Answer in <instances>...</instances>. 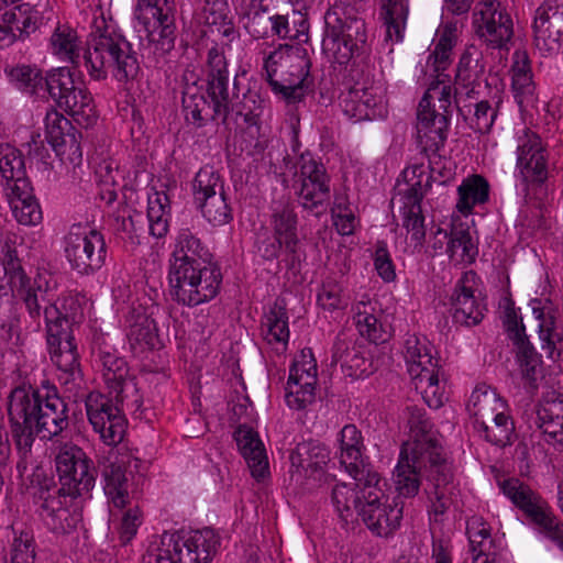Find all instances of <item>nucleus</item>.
<instances>
[{
  "label": "nucleus",
  "mask_w": 563,
  "mask_h": 563,
  "mask_svg": "<svg viewBox=\"0 0 563 563\" xmlns=\"http://www.w3.org/2000/svg\"><path fill=\"white\" fill-rule=\"evenodd\" d=\"M470 405L473 408L474 422H486L509 415L506 401L499 397L495 389L485 386L477 387L472 393Z\"/></svg>",
  "instance_id": "79ce46f5"
},
{
  "label": "nucleus",
  "mask_w": 563,
  "mask_h": 563,
  "mask_svg": "<svg viewBox=\"0 0 563 563\" xmlns=\"http://www.w3.org/2000/svg\"><path fill=\"white\" fill-rule=\"evenodd\" d=\"M64 252L71 269L90 275L106 263L107 244L103 234L88 225L74 224L64 238Z\"/></svg>",
  "instance_id": "4468645a"
},
{
  "label": "nucleus",
  "mask_w": 563,
  "mask_h": 563,
  "mask_svg": "<svg viewBox=\"0 0 563 563\" xmlns=\"http://www.w3.org/2000/svg\"><path fill=\"white\" fill-rule=\"evenodd\" d=\"M404 356L416 390L430 408H440L444 401V393L440 386L439 366L432 356L430 342L424 336L408 335Z\"/></svg>",
  "instance_id": "1a4fd4ad"
},
{
  "label": "nucleus",
  "mask_w": 563,
  "mask_h": 563,
  "mask_svg": "<svg viewBox=\"0 0 563 563\" xmlns=\"http://www.w3.org/2000/svg\"><path fill=\"white\" fill-rule=\"evenodd\" d=\"M317 362L310 349H305L295 358L287 380L286 402L291 409L301 410L316 398Z\"/></svg>",
  "instance_id": "393cba45"
},
{
  "label": "nucleus",
  "mask_w": 563,
  "mask_h": 563,
  "mask_svg": "<svg viewBox=\"0 0 563 563\" xmlns=\"http://www.w3.org/2000/svg\"><path fill=\"white\" fill-rule=\"evenodd\" d=\"M473 27L476 35L493 48H503L511 40L514 23L500 2L484 0L473 10Z\"/></svg>",
  "instance_id": "b1692460"
},
{
  "label": "nucleus",
  "mask_w": 563,
  "mask_h": 563,
  "mask_svg": "<svg viewBox=\"0 0 563 563\" xmlns=\"http://www.w3.org/2000/svg\"><path fill=\"white\" fill-rule=\"evenodd\" d=\"M463 117L472 111V104H461L457 88L449 80L431 82L417 109V141L426 155L435 154L444 146L448 137L452 103Z\"/></svg>",
  "instance_id": "20e7f679"
},
{
  "label": "nucleus",
  "mask_w": 563,
  "mask_h": 563,
  "mask_svg": "<svg viewBox=\"0 0 563 563\" xmlns=\"http://www.w3.org/2000/svg\"><path fill=\"white\" fill-rule=\"evenodd\" d=\"M128 340L134 351L152 350L158 343L155 321L143 312L133 310L126 318Z\"/></svg>",
  "instance_id": "ea45409f"
},
{
  "label": "nucleus",
  "mask_w": 563,
  "mask_h": 563,
  "mask_svg": "<svg viewBox=\"0 0 563 563\" xmlns=\"http://www.w3.org/2000/svg\"><path fill=\"white\" fill-rule=\"evenodd\" d=\"M7 563H37L36 542L32 531L24 528H12Z\"/></svg>",
  "instance_id": "13d9d810"
},
{
  "label": "nucleus",
  "mask_w": 563,
  "mask_h": 563,
  "mask_svg": "<svg viewBox=\"0 0 563 563\" xmlns=\"http://www.w3.org/2000/svg\"><path fill=\"white\" fill-rule=\"evenodd\" d=\"M135 29L144 33L155 52L164 55L175 46L174 0H137Z\"/></svg>",
  "instance_id": "f8f14e48"
},
{
  "label": "nucleus",
  "mask_w": 563,
  "mask_h": 563,
  "mask_svg": "<svg viewBox=\"0 0 563 563\" xmlns=\"http://www.w3.org/2000/svg\"><path fill=\"white\" fill-rule=\"evenodd\" d=\"M56 316L52 318L55 331H46V343L52 362L60 372L58 379L69 391H77L84 384L74 327L84 320L81 298L74 295L56 297Z\"/></svg>",
  "instance_id": "7ed1b4c3"
},
{
  "label": "nucleus",
  "mask_w": 563,
  "mask_h": 563,
  "mask_svg": "<svg viewBox=\"0 0 563 563\" xmlns=\"http://www.w3.org/2000/svg\"><path fill=\"white\" fill-rule=\"evenodd\" d=\"M404 177L408 188L401 195L402 225L410 233V239L415 241L416 245H422L426 238V228L421 200L431 188L433 176L421 164L405 169Z\"/></svg>",
  "instance_id": "dca6fc26"
},
{
  "label": "nucleus",
  "mask_w": 563,
  "mask_h": 563,
  "mask_svg": "<svg viewBox=\"0 0 563 563\" xmlns=\"http://www.w3.org/2000/svg\"><path fill=\"white\" fill-rule=\"evenodd\" d=\"M49 47L54 55L71 64H78L80 42L77 32L66 24H58L49 38Z\"/></svg>",
  "instance_id": "3c124183"
},
{
  "label": "nucleus",
  "mask_w": 563,
  "mask_h": 563,
  "mask_svg": "<svg viewBox=\"0 0 563 563\" xmlns=\"http://www.w3.org/2000/svg\"><path fill=\"white\" fill-rule=\"evenodd\" d=\"M516 169L525 189L541 186L548 179V151L541 136L528 128L516 133Z\"/></svg>",
  "instance_id": "6ab92c4d"
},
{
  "label": "nucleus",
  "mask_w": 563,
  "mask_h": 563,
  "mask_svg": "<svg viewBox=\"0 0 563 563\" xmlns=\"http://www.w3.org/2000/svg\"><path fill=\"white\" fill-rule=\"evenodd\" d=\"M355 325L360 334L373 343L385 342L387 333L375 314V306L371 301H358L354 307Z\"/></svg>",
  "instance_id": "603ef678"
},
{
  "label": "nucleus",
  "mask_w": 563,
  "mask_h": 563,
  "mask_svg": "<svg viewBox=\"0 0 563 563\" xmlns=\"http://www.w3.org/2000/svg\"><path fill=\"white\" fill-rule=\"evenodd\" d=\"M357 485L340 483L331 489L330 500L339 518L347 523L353 519L354 512L358 515V508L363 505L362 489L356 490Z\"/></svg>",
  "instance_id": "49530a36"
},
{
  "label": "nucleus",
  "mask_w": 563,
  "mask_h": 563,
  "mask_svg": "<svg viewBox=\"0 0 563 563\" xmlns=\"http://www.w3.org/2000/svg\"><path fill=\"white\" fill-rule=\"evenodd\" d=\"M290 459L291 464L305 471L308 476L320 478L331 457L324 444L309 441L299 443Z\"/></svg>",
  "instance_id": "e433bc0d"
},
{
  "label": "nucleus",
  "mask_w": 563,
  "mask_h": 563,
  "mask_svg": "<svg viewBox=\"0 0 563 563\" xmlns=\"http://www.w3.org/2000/svg\"><path fill=\"white\" fill-rule=\"evenodd\" d=\"M238 448L245 459L253 477L261 479L268 473V461L257 432L247 426H240L234 433Z\"/></svg>",
  "instance_id": "473e14b6"
},
{
  "label": "nucleus",
  "mask_w": 563,
  "mask_h": 563,
  "mask_svg": "<svg viewBox=\"0 0 563 563\" xmlns=\"http://www.w3.org/2000/svg\"><path fill=\"white\" fill-rule=\"evenodd\" d=\"M489 189L487 179L482 175L474 174L464 178L457 187V211L468 214L475 206L486 203L489 199Z\"/></svg>",
  "instance_id": "c03bdc74"
},
{
  "label": "nucleus",
  "mask_w": 563,
  "mask_h": 563,
  "mask_svg": "<svg viewBox=\"0 0 563 563\" xmlns=\"http://www.w3.org/2000/svg\"><path fill=\"white\" fill-rule=\"evenodd\" d=\"M262 2L263 0H252L246 13L244 27L254 38L269 37L272 33L273 14Z\"/></svg>",
  "instance_id": "e2e57ef3"
},
{
  "label": "nucleus",
  "mask_w": 563,
  "mask_h": 563,
  "mask_svg": "<svg viewBox=\"0 0 563 563\" xmlns=\"http://www.w3.org/2000/svg\"><path fill=\"white\" fill-rule=\"evenodd\" d=\"M269 224L273 235L283 244L286 261L290 267L300 261L301 242L298 236V217L288 205L277 207L273 210Z\"/></svg>",
  "instance_id": "7c9ffc66"
},
{
  "label": "nucleus",
  "mask_w": 563,
  "mask_h": 563,
  "mask_svg": "<svg viewBox=\"0 0 563 563\" xmlns=\"http://www.w3.org/2000/svg\"><path fill=\"white\" fill-rule=\"evenodd\" d=\"M445 252L452 261L463 264H472L478 254L470 231L462 227H454L450 231L449 246Z\"/></svg>",
  "instance_id": "4d7b16f0"
},
{
  "label": "nucleus",
  "mask_w": 563,
  "mask_h": 563,
  "mask_svg": "<svg viewBox=\"0 0 563 563\" xmlns=\"http://www.w3.org/2000/svg\"><path fill=\"white\" fill-rule=\"evenodd\" d=\"M11 439L22 459H26L37 435L52 439L69 426L68 407L54 386L42 389L22 384L7 397Z\"/></svg>",
  "instance_id": "f03ea898"
},
{
  "label": "nucleus",
  "mask_w": 563,
  "mask_h": 563,
  "mask_svg": "<svg viewBox=\"0 0 563 563\" xmlns=\"http://www.w3.org/2000/svg\"><path fill=\"white\" fill-rule=\"evenodd\" d=\"M336 457L340 466L357 483H380V477L366 461L364 437L353 423L345 424L336 435Z\"/></svg>",
  "instance_id": "aec40b11"
},
{
  "label": "nucleus",
  "mask_w": 563,
  "mask_h": 563,
  "mask_svg": "<svg viewBox=\"0 0 563 563\" xmlns=\"http://www.w3.org/2000/svg\"><path fill=\"white\" fill-rule=\"evenodd\" d=\"M0 174L3 179L5 192L21 187L22 183H30L26 177L24 157L19 150L11 145L0 146Z\"/></svg>",
  "instance_id": "a18cd8bd"
},
{
  "label": "nucleus",
  "mask_w": 563,
  "mask_h": 563,
  "mask_svg": "<svg viewBox=\"0 0 563 563\" xmlns=\"http://www.w3.org/2000/svg\"><path fill=\"white\" fill-rule=\"evenodd\" d=\"M96 31L91 34L85 53L86 67L96 79H104L108 71L121 82L134 79L140 70L136 53L132 45L120 34L110 30L104 20L95 22Z\"/></svg>",
  "instance_id": "39448f33"
},
{
  "label": "nucleus",
  "mask_w": 563,
  "mask_h": 563,
  "mask_svg": "<svg viewBox=\"0 0 563 563\" xmlns=\"http://www.w3.org/2000/svg\"><path fill=\"white\" fill-rule=\"evenodd\" d=\"M169 273L178 269L188 271L216 263L208 247L201 242L197 233L189 228L178 231L175 247L172 253Z\"/></svg>",
  "instance_id": "c85d7f7f"
},
{
  "label": "nucleus",
  "mask_w": 563,
  "mask_h": 563,
  "mask_svg": "<svg viewBox=\"0 0 563 563\" xmlns=\"http://www.w3.org/2000/svg\"><path fill=\"white\" fill-rule=\"evenodd\" d=\"M512 89L520 108L534 107L537 103L536 85L526 56L516 60L512 68Z\"/></svg>",
  "instance_id": "de8ad7c7"
},
{
  "label": "nucleus",
  "mask_w": 563,
  "mask_h": 563,
  "mask_svg": "<svg viewBox=\"0 0 563 563\" xmlns=\"http://www.w3.org/2000/svg\"><path fill=\"white\" fill-rule=\"evenodd\" d=\"M223 180L213 167L205 166L199 169L192 181L195 203L206 201L209 197L223 194Z\"/></svg>",
  "instance_id": "052dcab7"
},
{
  "label": "nucleus",
  "mask_w": 563,
  "mask_h": 563,
  "mask_svg": "<svg viewBox=\"0 0 563 563\" xmlns=\"http://www.w3.org/2000/svg\"><path fill=\"white\" fill-rule=\"evenodd\" d=\"M208 76L207 93L213 106V117L221 123H227L230 113L234 112L241 90L233 87L229 89V71L223 52L218 46H212L207 56Z\"/></svg>",
  "instance_id": "a211bd4d"
},
{
  "label": "nucleus",
  "mask_w": 563,
  "mask_h": 563,
  "mask_svg": "<svg viewBox=\"0 0 563 563\" xmlns=\"http://www.w3.org/2000/svg\"><path fill=\"white\" fill-rule=\"evenodd\" d=\"M426 444L412 446L411 451L402 450L394 471V484L399 496L413 497L418 494L421 477H426L437 486L451 484L453 472L444 456L434 451L428 453Z\"/></svg>",
  "instance_id": "423d86ee"
},
{
  "label": "nucleus",
  "mask_w": 563,
  "mask_h": 563,
  "mask_svg": "<svg viewBox=\"0 0 563 563\" xmlns=\"http://www.w3.org/2000/svg\"><path fill=\"white\" fill-rule=\"evenodd\" d=\"M70 121L60 112L51 108L45 115V135L48 143L54 147H62L67 144V136L73 133Z\"/></svg>",
  "instance_id": "0e129e2a"
},
{
  "label": "nucleus",
  "mask_w": 563,
  "mask_h": 563,
  "mask_svg": "<svg viewBox=\"0 0 563 563\" xmlns=\"http://www.w3.org/2000/svg\"><path fill=\"white\" fill-rule=\"evenodd\" d=\"M484 73L483 53L474 45L467 46L457 64L455 84L465 88L466 96L470 97Z\"/></svg>",
  "instance_id": "37998d69"
},
{
  "label": "nucleus",
  "mask_w": 563,
  "mask_h": 563,
  "mask_svg": "<svg viewBox=\"0 0 563 563\" xmlns=\"http://www.w3.org/2000/svg\"><path fill=\"white\" fill-rule=\"evenodd\" d=\"M380 10L386 26V37L390 41H401L408 15V5L405 0H380Z\"/></svg>",
  "instance_id": "6e6d98bb"
},
{
  "label": "nucleus",
  "mask_w": 563,
  "mask_h": 563,
  "mask_svg": "<svg viewBox=\"0 0 563 563\" xmlns=\"http://www.w3.org/2000/svg\"><path fill=\"white\" fill-rule=\"evenodd\" d=\"M169 292L176 302L196 307L214 299L221 288L222 273L217 263L169 273Z\"/></svg>",
  "instance_id": "9b49d317"
},
{
  "label": "nucleus",
  "mask_w": 563,
  "mask_h": 563,
  "mask_svg": "<svg viewBox=\"0 0 563 563\" xmlns=\"http://www.w3.org/2000/svg\"><path fill=\"white\" fill-rule=\"evenodd\" d=\"M77 494L66 493L64 487L40 486L34 495L38 514L46 528L56 536H68L81 522Z\"/></svg>",
  "instance_id": "ddd939ff"
},
{
  "label": "nucleus",
  "mask_w": 563,
  "mask_h": 563,
  "mask_svg": "<svg viewBox=\"0 0 563 563\" xmlns=\"http://www.w3.org/2000/svg\"><path fill=\"white\" fill-rule=\"evenodd\" d=\"M183 112L186 121L195 128H202L209 121L220 122L213 117V106L205 95L188 88L183 95Z\"/></svg>",
  "instance_id": "09e8293b"
},
{
  "label": "nucleus",
  "mask_w": 563,
  "mask_h": 563,
  "mask_svg": "<svg viewBox=\"0 0 563 563\" xmlns=\"http://www.w3.org/2000/svg\"><path fill=\"white\" fill-rule=\"evenodd\" d=\"M77 82L67 67H59L51 70L45 77L44 98L49 96L56 104L62 97L68 93Z\"/></svg>",
  "instance_id": "69168bd1"
},
{
  "label": "nucleus",
  "mask_w": 563,
  "mask_h": 563,
  "mask_svg": "<svg viewBox=\"0 0 563 563\" xmlns=\"http://www.w3.org/2000/svg\"><path fill=\"white\" fill-rule=\"evenodd\" d=\"M408 412V427L410 430L411 440L404 443L402 450L411 451L412 446L418 444H426L428 453L435 452L438 455L443 456L442 448L438 443L432 432V423L426 417L423 409L416 406L407 407Z\"/></svg>",
  "instance_id": "c9c22d12"
},
{
  "label": "nucleus",
  "mask_w": 563,
  "mask_h": 563,
  "mask_svg": "<svg viewBox=\"0 0 563 563\" xmlns=\"http://www.w3.org/2000/svg\"><path fill=\"white\" fill-rule=\"evenodd\" d=\"M196 205L207 221L213 225H223L232 220L231 209L224 192L211 196L206 201H199Z\"/></svg>",
  "instance_id": "338daca9"
},
{
  "label": "nucleus",
  "mask_w": 563,
  "mask_h": 563,
  "mask_svg": "<svg viewBox=\"0 0 563 563\" xmlns=\"http://www.w3.org/2000/svg\"><path fill=\"white\" fill-rule=\"evenodd\" d=\"M169 214V199L165 192L155 191L148 196L147 220L153 236L161 239L167 234Z\"/></svg>",
  "instance_id": "5fc2aeb1"
},
{
  "label": "nucleus",
  "mask_w": 563,
  "mask_h": 563,
  "mask_svg": "<svg viewBox=\"0 0 563 563\" xmlns=\"http://www.w3.org/2000/svg\"><path fill=\"white\" fill-rule=\"evenodd\" d=\"M534 424L547 443L563 451V395L549 391L536 407Z\"/></svg>",
  "instance_id": "c756f323"
},
{
  "label": "nucleus",
  "mask_w": 563,
  "mask_h": 563,
  "mask_svg": "<svg viewBox=\"0 0 563 563\" xmlns=\"http://www.w3.org/2000/svg\"><path fill=\"white\" fill-rule=\"evenodd\" d=\"M85 407L92 430L99 434L104 444L110 446L98 455L104 494L114 507L124 508L130 505L134 496L126 472L129 474L136 472L141 476L144 463L131 454H120L114 449L123 440L126 419L111 398L92 391L87 395Z\"/></svg>",
  "instance_id": "f257e3e1"
},
{
  "label": "nucleus",
  "mask_w": 563,
  "mask_h": 563,
  "mask_svg": "<svg viewBox=\"0 0 563 563\" xmlns=\"http://www.w3.org/2000/svg\"><path fill=\"white\" fill-rule=\"evenodd\" d=\"M10 78L21 91L44 98L45 77L38 68L29 65L16 66L11 69Z\"/></svg>",
  "instance_id": "bf43d9fd"
},
{
  "label": "nucleus",
  "mask_w": 563,
  "mask_h": 563,
  "mask_svg": "<svg viewBox=\"0 0 563 563\" xmlns=\"http://www.w3.org/2000/svg\"><path fill=\"white\" fill-rule=\"evenodd\" d=\"M199 15L211 32L221 35L227 44L238 37L239 33L234 26L228 0H205Z\"/></svg>",
  "instance_id": "f704fd0d"
},
{
  "label": "nucleus",
  "mask_w": 563,
  "mask_h": 563,
  "mask_svg": "<svg viewBox=\"0 0 563 563\" xmlns=\"http://www.w3.org/2000/svg\"><path fill=\"white\" fill-rule=\"evenodd\" d=\"M537 47L547 52L559 49L563 42V0H545L533 21Z\"/></svg>",
  "instance_id": "cd10ccee"
},
{
  "label": "nucleus",
  "mask_w": 563,
  "mask_h": 563,
  "mask_svg": "<svg viewBox=\"0 0 563 563\" xmlns=\"http://www.w3.org/2000/svg\"><path fill=\"white\" fill-rule=\"evenodd\" d=\"M235 89L241 90V95L234 113L243 117L250 129L258 130V119L263 112L264 100L258 91L251 88L245 70L235 75Z\"/></svg>",
  "instance_id": "58836bf2"
},
{
  "label": "nucleus",
  "mask_w": 563,
  "mask_h": 563,
  "mask_svg": "<svg viewBox=\"0 0 563 563\" xmlns=\"http://www.w3.org/2000/svg\"><path fill=\"white\" fill-rule=\"evenodd\" d=\"M474 428L485 441L501 448L511 444L516 438L514 420L509 415L486 422H474Z\"/></svg>",
  "instance_id": "864d4df0"
},
{
  "label": "nucleus",
  "mask_w": 563,
  "mask_h": 563,
  "mask_svg": "<svg viewBox=\"0 0 563 563\" xmlns=\"http://www.w3.org/2000/svg\"><path fill=\"white\" fill-rule=\"evenodd\" d=\"M503 494L519 508L536 531L554 515L549 503L518 478L499 483Z\"/></svg>",
  "instance_id": "bb28decb"
},
{
  "label": "nucleus",
  "mask_w": 563,
  "mask_h": 563,
  "mask_svg": "<svg viewBox=\"0 0 563 563\" xmlns=\"http://www.w3.org/2000/svg\"><path fill=\"white\" fill-rule=\"evenodd\" d=\"M317 302L328 311L344 309L349 305V298L344 295L343 288L335 280H325L317 295Z\"/></svg>",
  "instance_id": "774afa93"
},
{
  "label": "nucleus",
  "mask_w": 563,
  "mask_h": 563,
  "mask_svg": "<svg viewBox=\"0 0 563 563\" xmlns=\"http://www.w3.org/2000/svg\"><path fill=\"white\" fill-rule=\"evenodd\" d=\"M340 107L355 122L382 119L387 113L382 87L368 78L346 85L340 95Z\"/></svg>",
  "instance_id": "4be33fe9"
},
{
  "label": "nucleus",
  "mask_w": 563,
  "mask_h": 563,
  "mask_svg": "<svg viewBox=\"0 0 563 563\" xmlns=\"http://www.w3.org/2000/svg\"><path fill=\"white\" fill-rule=\"evenodd\" d=\"M143 227L144 217L136 211L128 216H119L114 220V230L124 246L130 251H134L140 245Z\"/></svg>",
  "instance_id": "680f3d73"
},
{
  "label": "nucleus",
  "mask_w": 563,
  "mask_h": 563,
  "mask_svg": "<svg viewBox=\"0 0 563 563\" xmlns=\"http://www.w3.org/2000/svg\"><path fill=\"white\" fill-rule=\"evenodd\" d=\"M56 470L66 493L88 494L96 483V470L85 451L76 444L64 443L55 457Z\"/></svg>",
  "instance_id": "412c9836"
},
{
  "label": "nucleus",
  "mask_w": 563,
  "mask_h": 563,
  "mask_svg": "<svg viewBox=\"0 0 563 563\" xmlns=\"http://www.w3.org/2000/svg\"><path fill=\"white\" fill-rule=\"evenodd\" d=\"M15 220L23 225H37L42 222L43 212L33 194L31 183H22L21 187L5 192Z\"/></svg>",
  "instance_id": "72a5a7b5"
},
{
  "label": "nucleus",
  "mask_w": 563,
  "mask_h": 563,
  "mask_svg": "<svg viewBox=\"0 0 563 563\" xmlns=\"http://www.w3.org/2000/svg\"><path fill=\"white\" fill-rule=\"evenodd\" d=\"M264 340L272 346L286 350L289 341L288 314L284 300L277 299L262 322ZM278 350V347H276Z\"/></svg>",
  "instance_id": "a19ab883"
},
{
  "label": "nucleus",
  "mask_w": 563,
  "mask_h": 563,
  "mask_svg": "<svg viewBox=\"0 0 563 563\" xmlns=\"http://www.w3.org/2000/svg\"><path fill=\"white\" fill-rule=\"evenodd\" d=\"M219 545L220 538L211 528L187 534L164 532L147 553V563H209Z\"/></svg>",
  "instance_id": "0eeeda50"
},
{
  "label": "nucleus",
  "mask_w": 563,
  "mask_h": 563,
  "mask_svg": "<svg viewBox=\"0 0 563 563\" xmlns=\"http://www.w3.org/2000/svg\"><path fill=\"white\" fill-rule=\"evenodd\" d=\"M530 307L537 322L541 349L551 360H558L563 350V335L556 328V318L550 300L532 299Z\"/></svg>",
  "instance_id": "2f4dec72"
},
{
  "label": "nucleus",
  "mask_w": 563,
  "mask_h": 563,
  "mask_svg": "<svg viewBox=\"0 0 563 563\" xmlns=\"http://www.w3.org/2000/svg\"><path fill=\"white\" fill-rule=\"evenodd\" d=\"M365 22L349 15L340 5L324 14L322 52L334 63L346 64L366 43Z\"/></svg>",
  "instance_id": "6e6552de"
},
{
  "label": "nucleus",
  "mask_w": 563,
  "mask_h": 563,
  "mask_svg": "<svg viewBox=\"0 0 563 563\" xmlns=\"http://www.w3.org/2000/svg\"><path fill=\"white\" fill-rule=\"evenodd\" d=\"M362 485L363 505L358 508V516L365 526L377 537H388L400 526L402 519V503L389 498L379 487V483H358Z\"/></svg>",
  "instance_id": "2eb2a0df"
},
{
  "label": "nucleus",
  "mask_w": 563,
  "mask_h": 563,
  "mask_svg": "<svg viewBox=\"0 0 563 563\" xmlns=\"http://www.w3.org/2000/svg\"><path fill=\"white\" fill-rule=\"evenodd\" d=\"M439 32V40L427 60L428 65L433 66L434 71L445 70L451 63L452 49L457 41V22H443Z\"/></svg>",
  "instance_id": "8fccbe9b"
},
{
  "label": "nucleus",
  "mask_w": 563,
  "mask_h": 563,
  "mask_svg": "<svg viewBox=\"0 0 563 563\" xmlns=\"http://www.w3.org/2000/svg\"><path fill=\"white\" fill-rule=\"evenodd\" d=\"M57 106L71 115L79 124L89 126L97 120L93 99L80 82L62 97Z\"/></svg>",
  "instance_id": "4c0bfd02"
},
{
  "label": "nucleus",
  "mask_w": 563,
  "mask_h": 563,
  "mask_svg": "<svg viewBox=\"0 0 563 563\" xmlns=\"http://www.w3.org/2000/svg\"><path fill=\"white\" fill-rule=\"evenodd\" d=\"M264 68L275 93L290 103L303 98L310 68V59L305 51L297 49L285 57L279 52H271L264 59Z\"/></svg>",
  "instance_id": "9d476101"
},
{
  "label": "nucleus",
  "mask_w": 563,
  "mask_h": 563,
  "mask_svg": "<svg viewBox=\"0 0 563 563\" xmlns=\"http://www.w3.org/2000/svg\"><path fill=\"white\" fill-rule=\"evenodd\" d=\"M404 177L408 188L401 195L402 225L410 233V239L415 241L416 245H422L426 238V228L421 200L431 188L433 176L421 164L405 169Z\"/></svg>",
  "instance_id": "f3484780"
},
{
  "label": "nucleus",
  "mask_w": 563,
  "mask_h": 563,
  "mask_svg": "<svg viewBox=\"0 0 563 563\" xmlns=\"http://www.w3.org/2000/svg\"><path fill=\"white\" fill-rule=\"evenodd\" d=\"M478 276L474 271L462 274L451 295V311L455 323L476 325L484 318L485 305L476 295Z\"/></svg>",
  "instance_id": "a878e982"
},
{
  "label": "nucleus",
  "mask_w": 563,
  "mask_h": 563,
  "mask_svg": "<svg viewBox=\"0 0 563 563\" xmlns=\"http://www.w3.org/2000/svg\"><path fill=\"white\" fill-rule=\"evenodd\" d=\"M298 202L316 217L324 214L330 205V177L324 166L311 157L301 156Z\"/></svg>",
  "instance_id": "5701e85b"
}]
</instances>
